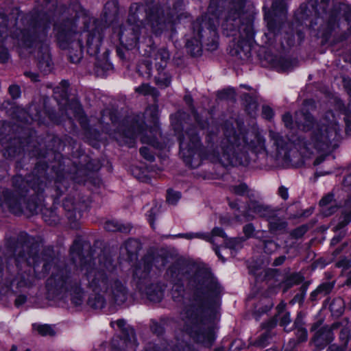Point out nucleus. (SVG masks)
I'll return each instance as SVG.
<instances>
[{"label":"nucleus","mask_w":351,"mask_h":351,"mask_svg":"<svg viewBox=\"0 0 351 351\" xmlns=\"http://www.w3.org/2000/svg\"><path fill=\"white\" fill-rule=\"evenodd\" d=\"M189 285L193 290V302L186 307L189 324L185 330L195 343L210 348L217 339L213 322L221 302L223 288L210 268L198 267L191 276Z\"/></svg>","instance_id":"nucleus-1"},{"label":"nucleus","mask_w":351,"mask_h":351,"mask_svg":"<svg viewBox=\"0 0 351 351\" xmlns=\"http://www.w3.org/2000/svg\"><path fill=\"white\" fill-rule=\"evenodd\" d=\"M237 130L232 123L224 126L226 142L221 144V154L217 152L219 162L225 167L242 165L247 150L254 151L257 144H264L265 139L258 132L253 134L254 138L249 140V131L241 121L237 122Z\"/></svg>","instance_id":"nucleus-2"},{"label":"nucleus","mask_w":351,"mask_h":351,"mask_svg":"<svg viewBox=\"0 0 351 351\" xmlns=\"http://www.w3.org/2000/svg\"><path fill=\"white\" fill-rule=\"evenodd\" d=\"M173 130L178 136L179 154L186 166L196 169L203 160L208 158L210 151L203 145L199 132L194 126L184 130L181 120L171 122Z\"/></svg>","instance_id":"nucleus-3"},{"label":"nucleus","mask_w":351,"mask_h":351,"mask_svg":"<svg viewBox=\"0 0 351 351\" xmlns=\"http://www.w3.org/2000/svg\"><path fill=\"white\" fill-rule=\"evenodd\" d=\"M64 147V143L57 135H53L51 139L45 144L43 149L35 147L33 150V155L36 158H53L55 164L51 166V171L55 175L54 178V192L52 195L53 206L49 211L50 217L56 218L55 209L57 205L60 204V197L63 195V191L61 189L60 184L66 182L65 179L66 165L68 163L69 158H66L61 153Z\"/></svg>","instance_id":"nucleus-4"},{"label":"nucleus","mask_w":351,"mask_h":351,"mask_svg":"<svg viewBox=\"0 0 351 351\" xmlns=\"http://www.w3.org/2000/svg\"><path fill=\"white\" fill-rule=\"evenodd\" d=\"M45 287L49 299H61L69 294L73 306H80L84 302L85 291L80 280L73 276L68 265L58 267L53 271L47 278Z\"/></svg>","instance_id":"nucleus-5"},{"label":"nucleus","mask_w":351,"mask_h":351,"mask_svg":"<svg viewBox=\"0 0 351 351\" xmlns=\"http://www.w3.org/2000/svg\"><path fill=\"white\" fill-rule=\"evenodd\" d=\"M191 29L192 34L186 38L184 45L187 53L191 57L202 56L203 46L210 51L218 49L219 36L213 19L202 14L191 23Z\"/></svg>","instance_id":"nucleus-6"},{"label":"nucleus","mask_w":351,"mask_h":351,"mask_svg":"<svg viewBox=\"0 0 351 351\" xmlns=\"http://www.w3.org/2000/svg\"><path fill=\"white\" fill-rule=\"evenodd\" d=\"M302 115L303 121L295 120V125L304 132H311V140L315 149L324 150L337 145L335 142L340 137L338 125L317 121L308 110H303Z\"/></svg>","instance_id":"nucleus-7"},{"label":"nucleus","mask_w":351,"mask_h":351,"mask_svg":"<svg viewBox=\"0 0 351 351\" xmlns=\"http://www.w3.org/2000/svg\"><path fill=\"white\" fill-rule=\"evenodd\" d=\"M182 0H174L172 6L162 5L154 0L146 2L145 12L148 24L156 34H161L168 27L174 25L180 19L183 10Z\"/></svg>","instance_id":"nucleus-8"},{"label":"nucleus","mask_w":351,"mask_h":351,"mask_svg":"<svg viewBox=\"0 0 351 351\" xmlns=\"http://www.w3.org/2000/svg\"><path fill=\"white\" fill-rule=\"evenodd\" d=\"M282 121L285 127L289 130V132L283 136L281 133L269 131V137L274 141L276 147L278 154H283V160L289 163L291 162V152L296 146L301 145L304 141V138L300 135L297 130H294L295 121L290 112H285L282 116Z\"/></svg>","instance_id":"nucleus-9"},{"label":"nucleus","mask_w":351,"mask_h":351,"mask_svg":"<svg viewBox=\"0 0 351 351\" xmlns=\"http://www.w3.org/2000/svg\"><path fill=\"white\" fill-rule=\"evenodd\" d=\"M101 167L99 160L93 159L84 152H79L78 159L75 161L69 159L65 170L66 182L60 184L63 193L68 190L69 179L73 181L75 184H84L88 176L91 173L99 171Z\"/></svg>","instance_id":"nucleus-10"},{"label":"nucleus","mask_w":351,"mask_h":351,"mask_svg":"<svg viewBox=\"0 0 351 351\" xmlns=\"http://www.w3.org/2000/svg\"><path fill=\"white\" fill-rule=\"evenodd\" d=\"M104 38V31L101 28L95 27L90 30L84 29L77 40L71 45L69 50L68 59L71 63H79L83 58L84 40L86 41V53L92 57L99 54Z\"/></svg>","instance_id":"nucleus-11"},{"label":"nucleus","mask_w":351,"mask_h":351,"mask_svg":"<svg viewBox=\"0 0 351 351\" xmlns=\"http://www.w3.org/2000/svg\"><path fill=\"white\" fill-rule=\"evenodd\" d=\"M51 17L46 12L36 10L29 14L28 19L29 28L21 30V41L23 47L32 48L41 38L47 36Z\"/></svg>","instance_id":"nucleus-12"},{"label":"nucleus","mask_w":351,"mask_h":351,"mask_svg":"<svg viewBox=\"0 0 351 351\" xmlns=\"http://www.w3.org/2000/svg\"><path fill=\"white\" fill-rule=\"evenodd\" d=\"M143 4L140 3H132L129 8L127 19L128 27L123 25L119 26L118 32L119 40L126 49H134L139 47V39L141 34V25L143 21L140 19V12Z\"/></svg>","instance_id":"nucleus-13"},{"label":"nucleus","mask_w":351,"mask_h":351,"mask_svg":"<svg viewBox=\"0 0 351 351\" xmlns=\"http://www.w3.org/2000/svg\"><path fill=\"white\" fill-rule=\"evenodd\" d=\"M79 258V269L84 271V278L88 281V287L92 291H106L109 288L110 278L107 272L97 268L91 257L84 253L76 256Z\"/></svg>","instance_id":"nucleus-14"},{"label":"nucleus","mask_w":351,"mask_h":351,"mask_svg":"<svg viewBox=\"0 0 351 351\" xmlns=\"http://www.w3.org/2000/svg\"><path fill=\"white\" fill-rule=\"evenodd\" d=\"M254 18L249 16L245 19L242 25L230 27V32H226L228 36H233L238 32L239 37L234 45L235 54L240 56L241 53L248 58L251 56L252 47L255 42V34L254 27Z\"/></svg>","instance_id":"nucleus-15"},{"label":"nucleus","mask_w":351,"mask_h":351,"mask_svg":"<svg viewBox=\"0 0 351 351\" xmlns=\"http://www.w3.org/2000/svg\"><path fill=\"white\" fill-rule=\"evenodd\" d=\"M110 289H111L112 300L116 304L121 305L126 302L128 295V288L119 279L116 278L112 281L110 280L109 288L106 291H93V293H90L88 298L87 305L95 310L104 308L106 306V300L101 292L107 293Z\"/></svg>","instance_id":"nucleus-16"},{"label":"nucleus","mask_w":351,"mask_h":351,"mask_svg":"<svg viewBox=\"0 0 351 351\" xmlns=\"http://www.w3.org/2000/svg\"><path fill=\"white\" fill-rule=\"evenodd\" d=\"M287 10V5L285 0L273 1L271 10L264 15L269 36L276 37L283 29Z\"/></svg>","instance_id":"nucleus-17"},{"label":"nucleus","mask_w":351,"mask_h":351,"mask_svg":"<svg viewBox=\"0 0 351 351\" xmlns=\"http://www.w3.org/2000/svg\"><path fill=\"white\" fill-rule=\"evenodd\" d=\"M11 182L12 187L18 189L22 195H27L29 190H32L37 197L42 196L46 186L44 177L35 173L25 176L21 174L14 175Z\"/></svg>","instance_id":"nucleus-18"},{"label":"nucleus","mask_w":351,"mask_h":351,"mask_svg":"<svg viewBox=\"0 0 351 351\" xmlns=\"http://www.w3.org/2000/svg\"><path fill=\"white\" fill-rule=\"evenodd\" d=\"M167 256L156 254L154 252H147L141 260L135 263L133 268L132 280L139 282L150 279V274L156 263L162 261V265L165 266L167 263Z\"/></svg>","instance_id":"nucleus-19"},{"label":"nucleus","mask_w":351,"mask_h":351,"mask_svg":"<svg viewBox=\"0 0 351 351\" xmlns=\"http://www.w3.org/2000/svg\"><path fill=\"white\" fill-rule=\"evenodd\" d=\"M28 260L34 270H38L43 264L41 272L48 274L52 267L55 259V250L53 245H47L39 252L38 244H32L27 252Z\"/></svg>","instance_id":"nucleus-20"},{"label":"nucleus","mask_w":351,"mask_h":351,"mask_svg":"<svg viewBox=\"0 0 351 351\" xmlns=\"http://www.w3.org/2000/svg\"><path fill=\"white\" fill-rule=\"evenodd\" d=\"M135 286L141 295L151 303H160L165 297L166 285L161 281L152 282L150 279L142 280L136 282Z\"/></svg>","instance_id":"nucleus-21"},{"label":"nucleus","mask_w":351,"mask_h":351,"mask_svg":"<svg viewBox=\"0 0 351 351\" xmlns=\"http://www.w3.org/2000/svg\"><path fill=\"white\" fill-rule=\"evenodd\" d=\"M245 3L246 0H234L232 1V6L224 14V20L221 24L223 33L230 32V27L237 28L243 25V21L247 17V16H243Z\"/></svg>","instance_id":"nucleus-22"},{"label":"nucleus","mask_w":351,"mask_h":351,"mask_svg":"<svg viewBox=\"0 0 351 351\" xmlns=\"http://www.w3.org/2000/svg\"><path fill=\"white\" fill-rule=\"evenodd\" d=\"M56 32L55 38L58 47L62 50L70 48L71 45H74L73 37L75 31L72 27V23L66 19L59 23L54 25Z\"/></svg>","instance_id":"nucleus-23"},{"label":"nucleus","mask_w":351,"mask_h":351,"mask_svg":"<svg viewBox=\"0 0 351 351\" xmlns=\"http://www.w3.org/2000/svg\"><path fill=\"white\" fill-rule=\"evenodd\" d=\"M249 200L246 202L245 209L241 215L245 221H250L255 219L254 215H257L261 218H269L272 211L271 207L268 205L262 204L258 200L253 199V194H247Z\"/></svg>","instance_id":"nucleus-24"},{"label":"nucleus","mask_w":351,"mask_h":351,"mask_svg":"<svg viewBox=\"0 0 351 351\" xmlns=\"http://www.w3.org/2000/svg\"><path fill=\"white\" fill-rule=\"evenodd\" d=\"M339 27V19L335 13H330L323 23H322L317 29L315 36L320 39L322 46L328 44L330 45L331 38L335 29Z\"/></svg>","instance_id":"nucleus-25"},{"label":"nucleus","mask_w":351,"mask_h":351,"mask_svg":"<svg viewBox=\"0 0 351 351\" xmlns=\"http://www.w3.org/2000/svg\"><path fill=\"white\" fill-rule=\"evenodd\" d=\"M27 268L25 270H19L11 282V285H16L19 291L23 289H29L34 285L36 278V272L29 261H27Z\"/></svg>","instance_id":"nucleus-26"},{"label":"nucleus","mask_w":351,"mask_h":351,"mask_svg":"<svg viewBox=\"0 0 351 351\" xmlns=\"http://www.w3.org/2000/svg\"><path fill=\"white\" fill-rule=\"evenodd\" d=\"M318 325L314 324L311 328V331H315L311 339V342L317 348L324 349L334 340V334L328 325H324L317 330Z\"/></svg>","instance_id":"nucleus-27"},{"label":"nucleus","mask_w":351,"mask_h":351,"mask_svg":"<svg viewBox=\"0 0 351 351\" xmlns=\"http://www.w3.org/2000/svg\"><path fill=\"white\" fill-rule=\"evenodd\" d=\"M34 110V112L28 115L32 121L37 122L38 125L45 124L46 117L53 123H58L60 120V116L56 108L49 106L46 101H44L43 109H41L40 106H36Z\"/></svg>","instance_id":"nucleus-28"},{"label":"nucleus","mask_w":351,"mask_h":351,"mask_svg":"<svg viewBox=\"0 0 351 351\" xmlns=\"http://www.w3.org/2000/svg\"><path fill=\"white\" fill-rule=\"evenodd\" d=\"M13 189L14 191L8 189L3 191V202L10 213L15 215H21L23 213L21 200L27 195H22L18 191V189Z\"/></svg>","instance_id":"nucleus-29"},{"label":"nucleus","mask_w":351,"mask_h":351,"mask_svg":"<svg viewBox=\"0 0 351 351\" xmlns=\"http://www.w3.org/2000/svg\"><path fill=\"white\" fill-rule=\"evenodd\" d=\"M265 34L271 45L279 47L282 51L288 50L295 45V34L292 31L282 32V29L276 37L269 36V31Z\"/></svg>","instance_id":"nucleus-30"},{"label":"nucleus","mask_w":351,"mask_h":351,"mask_svg":"<svg viewBox=\"0 0 351 351\" xmlns=\"http://www.w3.org/2000/svg\"><path fill=\"white\" fill-rule=\"evenodd\" d=\"M265 60L270 66L278 72H285L292 69L297 63V59L284 56L266 53Z\"/></svg>","instance_id":"nucleus-31"},{"label":"nucleus","mask_w":351,"mask_h":351,"mask_svg":"<svg viewBox=\"0 0 351 351\" xmlns=\"http://www.w3.org/2000/svg\"><path fill=\"white\" fill-rule=\"evenodd\" d=\"M79 124L83 130L86 142L93 147L98 148L101 140V132L96 127L90 125L88 117L80 121Z\"/></svg>","instance_id":"nucleus-32"},{"label":"nucleus","mask_w":351,"mask_h":351,"mask_svg":"<svg viewBox=\"0 0 351 351\" xmlns=\"http://www.w3.org/2000/svg\"><path fill=\"white\" fill-rule=\"evenodd\" d=\"M65 216L71 223H76L83 215V211L79 208L74 197L71 195L65 197L62 202Z\"/></svg>","instance_id":"nucleus-33"},{"label":"nucleus","mask_w":351,"mask_h":351,"mask_svg":"<svg viewBox=\"0 0 351 351\" xmlns=\"http://www.w3.org/2000/svg\"><path fill=\"white\" fill-rule=\"evenodd\" d=\"M167 273L170 275L171 278L176 282L177 284L180 282L182 284V277L187 276L188 281L195 271L190 275V271L186 268V262L184 260H177L174 261L167 269ZM190 289L193 291L191 287L188 284Z\"/></svg>","instance_id":"nucleus-34"},{"label":"nucleus","mask_w":351,"mask_h":351,"mask_svg":"<svg viewBox=\"0 0 351 351\" xmlns=\"http://www.w3.org/2000/svg\"><path fill=\"white\" fill-rule=\"evenodd\" d=\"M23 154H25V149L23 147V143L15 137L10 138L3 152V156L10 160Z\"/></svg>","instance_id":"nucleus-35"},{"label":"nucleus","mask_w":351,"mask_h":351,"mask_svg":"<svg viewBox=\"0 0 351 351\" xmlns=\"http://www.w3.org/2000/svg\"><path fill=\"white\" fill-rule=\"evenodd\" d=\"M37 66L45 74L51 72L53 69L51 55L48 47L39 48L37 53Z\"/></svg>","instance_id":"nucleus-36"},{"label":"nucleus","mask_w":351,"mask_h":351,"mask_svg":"<svg viewBox=\"0 0 351 351\" xmlns=\"http://www.w3.org/2000/svg\"><path fill=\"white\" fill-rule=\"evenodd\" d=\"M110 51L108 49H106L101 56H99L98 54L95 56L96 57L95 66L97 73L101 70V74L106 75L108 71L114 69V65L110 60Z\"/></svg>","instance_id":"nucleus-37"},{"label":"nucleus","mask_w":351,"mask_h":351,"mask_svg":"<svg viewBox=\"0 0 351 351\" xmlns=\"http://www.w3.org/2000/svg\"><path fill=\"white\" fill-rule=\"evenodd\" d=\"M119 7L117 0L108 1L104 7L103 19L106 23H112L119 19Z\"/></svg>","instance_id":"nucleus-38"},{"label":"nucleus","mask_w":351,"mask_h":351,"mask_svg":"<svg viewBox=\"0 0 351 351\" xmlns=\"http://www.w3.org/2000/svg\"><path fill=\"white\" fill-rule=\"evenodd\" d=\"M223 3L224 2L221 0H210L208 7V14H205L214 20L216 26V23H219V20L223 17L224 14L225 7Z\"/></svg>","instance_id":"nucleus-39"},{"label":"nucleus","mask_w":351,"mask_h":351,"mask_svg":"<svg viewBox=\"0 0 351 351\" xmlns=\"http://www.w3.org/2000/svg\"><path fill=\"white\" fill-rule=\"evenodd\" d=\"M305 280L304 276L299 272H293L286 276L280 282L279 285L282 288V292L287 293L294 285L302 284Z\"/></svg>","instance_id":"nucleus-40"},{"label":"nucleus","mask_w":351,"mask_h":351,"mask_svg":"<svg viewBox=\"0 0 351 351\" xmlns=\"http://www.w3.org/2000/svg\"><path fill=\"white\" fill-rule=\"evenodd\" d=\"M270 216L269 218H266L268 221V228L269 231L271 234H278L280 232H284L286 230L288 223L286 221L282 220L280 217H277V215L271 211Z\"/></svg>","instance_id":"nucleus-41"},{"label":"nucleus","mask_w":351,"mask_h":351,"mask_svg":"<svg viewBox=\"0 0 351 351\" xmlns=\"http://www.w3.org/2000/svg\"><path fill=\"white\" fill-rule=\"evenodd\" d=\"M124 246L129 261H133L134 258H136L139 252L142 249L141 241L134 238H129L127 239L124 243Z\"/></svg>","instance_id":"nucleus-42"},{"label":"nucleus","mask_w":351,"mask_h":351,"mask_svg":"<svg viewBox=\"0 0 351 351\" xmlns=\"http://www.w3.org/2000/svg\"><path fill=\"white\" fill-rule=\"evenodd\" d=\"M67 106L73 114L74 117L77 119L78 123L82 120H85L88 118L80 101L77 98H72L67 101Z\"/></svg>","instance_id":"nucleus-43"},{"label":"nucleus","mask_w":351,"mask_h":351,"mask_svg":"<svg viewBox=\"0 0 351 351\" xmlns=\"http://www.w3.org/2000/svg\"><path fill=\"white\" fill-rule=\"evenodd\" d=\"M84 241L81 236H77L73 241L69 249L71 261L73 264L76 265V256L84 254Z\"/></svg>","instance_id":"nucleus-44"},{"label":"nucleus","mask_w":351,"mask_h":351,"mask_svg":"<svg viewBox=\"0 0 351 351\" xmlns=\"http://www.w3.org/2000/svg\"><path fill=\"white\" fill-rule=\"evenodd\" d=\"M36 158L40 160L36 163L32 173H37L41 176L45 175L49 169H51L52 165L55 164L54 162H52L53 158L51 157H49L50 160L48 158Z\"/></svg>","instance_id":"nucleus-45"},{"label":"nucleus","mask_w":351,"mask_h":351,"mask_svg":"<svg viewBox=\"0 0 351 351\" xmlns=\"http://www.w3.org/2000/svg\"><path fill=\"white\" fill-rule=\"evenodd\" d=\"M120 332L121 335L119 337L121 340L123 341L125 346L132 343L137 344L136 330L133 326H128L127 328H123Z\"/></svg>","instance_id":"nucleus-46"},{"label":"nucleus","mask_w":351,"mask_h":351,"mask_svg":"<svg viewBox=\"0 0 351 351\" xmlns=\"http://www.w3.org/2000/svg\"><path fill=\"white\" fill-rule=\"evenodd\" d=\"M346 300L342 298H337L332 300L329 306L332 316L339 317L343 314L346 306Z\"/></svg>","instance_id":"nucleus-47"},{"label":"nucleus","mask_w":351,"mask_h":351,"mask_svg":"<svg viewBox=\"0 0 351 351\" xmlns=\"http://www.w3.org/2000/svg\"><path fill=\"white\" fill-rule=\"evenodd\" d=\"M136 72L143 77L150 78L152 74V62L149 60H143L137 65Z\"/></svg>","instance_id":"nucleus-48"},{"label":"nucleus","mask_w":351,"mask_h":351,"mask_svg":"<svg viewBox=\"0 0 351 351\" xmlns=\"http://www.w3.org/2000/svg\"><path fill=\"white\" fill-rule=\"evenodd\" d=\"M36 134V130L32 128H27L23 130V134L20 136H16V139L21 140L23 143L24 149L25 147L29 146L34 140V135Z\"/></svg>","instance_id":"nucleus-49"},{"label":"nucleus","mask_w":351,"mask_h":351,"mask_svg":"<svg viewBox=\"0 0 351 351\" xmlns=\"http://www.w3.org/2000/svg\"><path fill=\"white\" fill-rule=\"evenodd\" d=\"M260 302L262 305L258 307L254 312V314L258 317L269 312L274 306L272 301L269 298H265Z\"/></svg>","instance_id":"nucleus-50"},{"label":"nucleus","mask_w":351,"mask_h":351,"mask_svg":"<svg viewBox=\"0 0 351 351\" xmlns=\"http://www.w3.org/2000/svg\"><path fill=\"white\" fill-rule=\"evenodd\" d=\"M347 205V202L346 203ZM347 206V209L344 210L341 213L342 220L340 221L337 225L334 228V231L336 232L344 226L348 225L351 222V205Z\"/></svg>","instance_id":"nucleus-51"},{"label":"nucleus","mask_w":351,"mask_h":351,"mask_svg":"<svg viewBox=\"0 0 351 351\" xmlns=\"http://www.w3.org/2000/svg\"><path fill=\"white\" fill-rule=\"evenodd\" d=\"M40 6V9H34L33 12L36 10H42L43 12H46L51 16V18L52 16L49 14V12H54L57 8V4L55 0H41Z\"/></svg>","instance_id":"nucleus-52"},{"label":"nucleus","mask_w":351,"mask_h":351,"mask_svg":"<svg viewBox=\"0 0 351 351\" xmlns=\"http://www.w3.org/2000/svg\"><path fill=\"white\" fill-rule=\"evenodd\" d=\"M244 241L245 239L240 237H227L226 239V246L230 250H238L242 247Z\"/></svg>","instance_id":"nucleus-53"},{"label":"nucleus","mask_w":351,"mask_h":351,"mask_svg":"<svg viewBox=\"0 0 351 351\" xmlns=\"http://www.w3.org/2000/svg\"><path fill=\"white\" fill-rule=\"evenodd\" d=\"M34 241V238L25 231L21 232L17 238V243L23 246H27L28 250L32 244H36L33 242Z\"/></svg>","instance_id":"nucleus-54"},{"label":"nucleus","mask_w":351,"mask_h":351,"mask_svg":"<svg viewBox=\"0 0 351 351\" xmlns=\"http://www.w3.org/2000/svg\"><path fill=\"white\" fill-rule=\"evenodd\" d=\"M136 123L137 120H134L131 124L125 125L121 130V135L125 138L134 140L136 136Z\"/></svg>","instance_id":"nucleus-55"},{"label":"nucleus","mask_w":351,"mask_h":351,"mask_svg":"<svg viewBox=\"0 0 351 351\" xmlns=\"http://www.w3.org/2000/svg\"><path fill=\"white\" fill-rule=\"evenodd\" d=\"M217 97L220 99L223 100L234 99L236 97V90L233 87H228L219 90L218 92Z\"/></svg>","instance_id":"nucleus-56"},{"label":"nucleus","mask_w":351,"mask_h":351,"mask_svg":"<svg viewBox=\"0 0 351 351\" xmlns=\"http://www.w3.org/2000/svg\"><path fill=\"white\" fill-rule=\"evenodd\" d=\"M182 197L180 191H174L173 189L167 190V202L171 205H176Z\"/></svg>","instance_id":"nucleus-57"},{"label":"nucleus","mask_w":351,"mask_h":351,"mask_svg":"<svg viewBox=\"0 0 351 351\" xmlns=\"http://www.w3.org/2000/svg\"><path fill=\"white\" fill-rule=\"evenodd\" d=\"M8 26V16L6 14L0 13V41H3L5 38V33Z\"/></svg>","instance_id":"nucleus-58"},{"label":"nucleus","mask_w":351,"mask_h":351,"mask_svg":"<svg viewBox=\"0 0 351 351\" xmlns=\"http://www.w3.org/2000/svg\"><path fill=\"white\" fill-rule=\"evenodd\" d=\"M293 329L295 330L294 333L298 343H304L308 340V331L305 327Z\"/></svg>","instance_id":"nucleus-59"},{"label":"nucleus","mask_w":351,"mask_h":351,"mask_svg":"<svg viewBox=\"0 0 351 351\" xmlns=\"http://www.w3.org/2000/svg\"><path fill=\"white\" fill-rule=\"evenodd\" d=\"M150 330L154 335L161 337L165 333V326L156 320H152Z\"/></svg>","instance_id":"nucleus-60"},{"label":"nucleus","mask_w":351,"mask_h":351,"mask_svg":"<svg viewBox=\"0 0 351 351\" xmlns=\"http://www.w3.org/2000/svg\"><path fill=\"white\" fill-rule=\"evenodd\" d=\"M334 282H324L319 285L317 288L321 295L326 296L331 293L334 288Z\"/></svg>","instance_id":"nucleus-61"},{"label":"nucleus","mask_w":351,"mask_h":351,"mask_svg":"<svg viewBox=\"0 0 351 351\" xmlns=\"http://www.w3.org/2000/svg\"><path fill=\"white\" fill-rule=\"evenodd\" d=\"M156 84L160 87L167 88L171 84V76L166 73H164L156 80Z\"/></svg>","instance_id":"nucleus-62"},{"label":"nucleus","mask_w":351,"mask_h":351,"mask_svg":"<svg viewBox=\"0 0 351 351\" xmlns=\"http://www.w3.org/2000/svg\"><path fill=\"white\" fill-rule=\"evenodd\" d=\"M279 245L273 240H265L263 243V251L265 254H271L276 252Z\"/></svg>","instance_id":"nucleus-63"},{"label":"nucleus","mask_w":351,"mask_h":351,"mask_svg":"<svg viewBox=\"0 0 351 351\" xmlns=\"http://www.w3.org/2000/svg\"><path fill=\"white\" fill-rule=\"evenodd\" d=\"M139 154L147 161L152 162L155 161V156L151 149L147 146H143L139 149Z\"/></svg>","instance_id":"nucleus-64"}]
</instances>
